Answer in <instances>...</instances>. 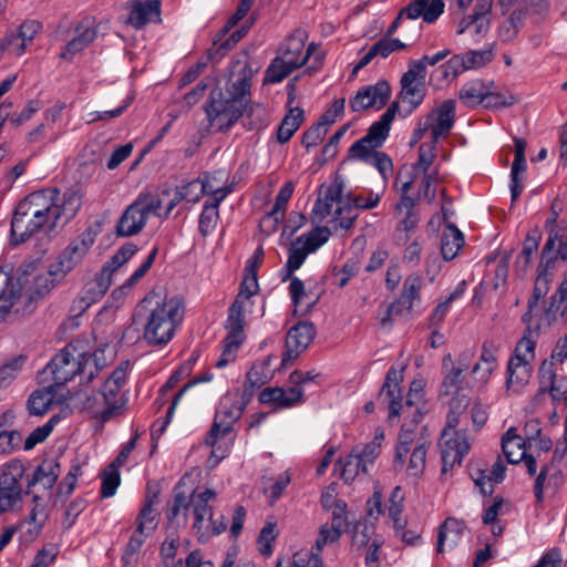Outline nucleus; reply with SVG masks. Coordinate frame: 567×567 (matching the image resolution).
I'll list each match as a JSON object with an SVG mask.
<instances>
[{"label":"nucleus","mask_w":567,"mask_h":567,"mask_svg":"<svg viewBox=\"0 0 567 567\" xmlns=\"http://www.w3.org/2000/svg\"><path fill=\"white\" fill-rule=\"evenodd\" d=\"M61 474V465L55 458H47L39 464L29 480L25 494L32 496L33 506L29 522L42 528L48 518V496Z\"/></svg>","instance_id":"nucleus-5"},{"label":"nucleus","mask_w":567,"mask_h":567,"mask_svg":"<svg viewBox=\"0 0 567 567\" xmlns=\"http://www.w3.org/2000/svg\"><path fill=\"white\" fill-rule=\"evenodd\" d=\"M21 299V288L18 280L0 268V322L13 320L23 315V311L18 307Z\"/></svg>","instance_id":"nucleus-15"},{"label":"nucleus","mask_w":567,"mask_h":567,"mask_svg":"<svg viewBox=\"0 0 567 567\" xmlns=\"http://www.w3.org/2000/svg\"><path fill=\"white\" fill-rule=\"evenodd\" d=\"M128 367V361L121 362L106 379L99 393L86 400L85 408L101 422L109 421L124 405L122 388L126 382Z\"/></svg>","instance_id":"nucleus-7"},{"label":"nucleus","mask_w":567,"mask_h":567,"mask_svg":"<svg viewBox=\"0 0 567 567\" xmlns=\"http://www.w3.org/2000/svg\"><path fill=\"white\" fill-rule=\"evenodd\" d=\"M540 233L537 229L529 231L524 240L523 249L515 261L517 272L525 274L530 265L533 254L538 249Z\"/></svg>","instance_id":"nucleus-48"},{"label":"nucleus","mask_w":567,"mask_h":567,"mask_svg":"<svg viewBox=\"0 0 567 567\" xmlns=\"http://www.w3.org/2000/svg\"><path fill=\"white\" fill-rule=\"evenodd\" d=\"M436 144L431 140L429 143H422L419 147L417 161L412 165V173L409 179H413V184L419 181L420 174H430V168L436 158Z\"/></svg>","instance_id":"nucleus-41"},{"label":"nucleus","mask_w":567,"mask_h":567,"mask_svg":"<svg viewBox=\"0 0 567 567\" xmlns=\"http://www.w3.org/2000/svg\"><path fill=\"white\" fill-rule=\"evenodd\" d=\"M360 154L361 153L350 154L349 157L374 166L384 179H386L389 175L392 174L393 164L391 158L385 153L373 150L370 152L367 151L365 155Z\"/></svg>","instance_id":"nucleus-45"},{"label":"nucleus","mask_w":567,"mask_h":567,"mask_svg":"<svg viewBox=\"0 0 567 567\" xmlns=\"http://www.w3.org/2000/svg\"><path fill=\"white\" fill-rule=\"evenodd\" d=\"M25 467L19 460H12L3 466L0 475V512H8L22 501V486Z\"/></svg>","instance_id":"nucleus-10"},{"label":"nucleus","mask_w":567,"mask_h":567,"mask_svg":"<svg viewBox=\"0 0 567 567\" xmlns=\"http://www.w3.org/2000/svg\"><path fill=\"white\" fill-rule=\"evenodd\" d=\"M182 482L174 487V496L173 499L167 504L166 509V518L168 525L174 528H178L181 526V522L178 519L179 514L183 512V522L182 525L185 526L187 522L188 511L192 504V493L188 495L184 491L181 489Z\"/></svg>","instance_id":"nucleus-30"},{"label":"nucleus","mask_w":567,"mask_h":567,"mask_svg":"<svg viewBox=\"0 0 567 567\" xmlns=\"http://www.w3.org/2000/svg\"><path fill=\"white\" fill-rule=\"evenodd\" d=\"M413 179H408L402 184L401 198L395 206V214L401 217L400 224L405 231L414 229L419 223V218L414 213V207L417 204V198L409 195L412 188Z\"/></svg>","instance_id":"nucleus-29"},{"label":"nucleus","mask_w":567,"mask_h":567,"mask_svg":"<svg viewBox=\"0 0 567 567\" xmlns=\"http://www.w3.org/2000/svg\"><path fill=\"white\" fill-rule=\"evenodd\" d=\"M245 406L246 402H239L234 395L227 394L221 398L212 427L205 439V443L213 449L212 456H215L217 461L225 457L226 451L221 449L220 443L234 440V424L240 419Z\"/></svg>","instance_id":"nucleus-6"},{"label":"nucleus","mask_w":567,"mask_h":567,"mask_svg":"<svg viewBox=\"0 0 567 567\" xmlns=\"http://www.w3.org/2000/svg\"><path fill=\"white\" fill-rule=\"evenodd\" d=\"M225 328L228 330L224 339V349L221 357L216 361L217 368H224L236 358V352L244 342V326L235 327L231 322L226 321Z\"/></svg>","instance_id":"nucleus-34"},{"label":"nucleus","mask_w":567,"mask_h":567,"mask_svg":"<svg viewBox=\"0 0 567 567\" xmlns=\"http://www.w3.org/2000/svg\"><path fill=\"white\" fill-rule=\"evenodd\" d=\"M59 421V415H53L44 425L34 429L25 439L23 449L30 451L37 444L42 443L51 434Z\"/></svg>","instance_id":"nucleus-58"},{"label":"nucleus","mask_w":567,"mask_h":567,"mask_svg":"<svg viewBox=\"0 0 567 567\" xmlns=\"http://www.w3.org/2000/svg\"><path fill=\"white\" fill-rule=\"evenodd\" d=\"M486 85L480 80L465 83L458 91V99L467 107H475L484 101Z\"/></svg>","instance_id":"nucleus-47"},{"label":"nucleus","mask_w":567,"mask_h":567,"mask_svg":"<svg viewBox=\"0 0 567 567\" xmlns=\"http://www.w3.org/2000/svg\"><path fill=\"white\" fill-rule=\"evenodd\" d=\"M272 378V373L270 371V364L268 361H261L255 363L250 370L247 372L246 381L248 384L252 385V388H260L266 384Z\"/></svg>","instance_id":"nucleus-57"},{"label":"nucleus","mask_w":567,"mask_h":567,"mask_svg":"<svg viewBox=\"0 0 567 567\" xmlns=\"http://www.w3.org/2000/svg\"><path fill=\"white\" fill-rule=\"evenodd\" d=\"M358 208H355L353 202L341 200L340 205L337 206L334 212V221L339 224L342 229H349L358 218Z\"/></svg>","instance_id":"nucleus-56"},{"label":"nucleus","mask_w":567,"mask_h":567,"mask_svg":"<svg viewBox=\"0 0 567 567\" xmlns=\"http://www.w3.org/2000/svg\"><path fill=\"white\" fill-rule=\"evenodd\" d=\"M390 130L379 122H374L368 130L367 135L358 140L349 148V154L361 153L365 155L367 151H373L381 147L389 136Z\"/></svg>","instance_id":"nucleus-32"},{"label":"nucleus","mask_w":567,"mask_h":567,"mask_svg":"<svg viewBox=\"0 0 567 567\" xmlns=\"http://www.w3.org/2000/svg\"><path fill=\"white\" fill-rule=\"evenodd\" d=\"M455 101L445 100L426 117L425 124L431 130L432 141L439 140L449 134L455 122Z\"/></svg>","instance_id":"nucleus-21"},{"label":"nucleus","mask_w":567,"mask_h":567,"mask_svg":"<svg viewBox=\"0 0 567 567\" xmlns=\"http://www.w3.org/2000/svg\"><path fill=\"white\" fill-rule=\"evenodd\" d=\"M40 29H41L40 22H38L35 20L24 21L19 28L18 35L13 37L12 40H9L8 45H12L13 41L20 40L21 43L17 48L16 53L18 55L22 54L24 52L27 44L30 43L34 39L37 33L40 31Z\"/></svg>","instance_id":"nucleus-54"},{"label":"nucleus","mask_w":567,"mask_h":567,"mask_svg":"<svg viewBox=\"0 0 567 567\" xmlns=\"http://www.w3.org/2000/svg\"><path fill=\"white\" fill-rule=\"evenodd\" d=\"M525 440L516 433L515 427H511L502 439L503 453L508 463L516 464L525 456Z\"/></svg>","instance_id":"nucleus-39"},{"label":"nucleus","mask_w":567,"mask_h":567,"mask_svg":"<svg viewBox=\"0 0 567 567\" xmlns=\"http://www.w3.org/2000/svg\"><path fill=\"white\" fill-rule=\"evenodd\" d=\"M56 188H44L29 194L13 213L11 220V240L22 244L40 230L50 234L56 229L53 216V197Z\"/></svg>","instance_id":"nucleus-2"},{"label":"nucleus","mask_w":567,"mask_h":567,"mask_svg":"<svg viewBox=\"0 0 567 567\" xmlns=\"http://www.w3.org/2000/svg\"><path fill=\"white\" fill-rule=\"evenodd\" d=\"M161 8L159 0H131L126 3L130 14L125 22L141 30L148 23L161 21Z\"/></svg>","instance_id":"nucleus-20"},{"label":"nucleus","mask_w":567,"mask_h":567,"mask_svg":"<svg viewBox=\"0 0 567 567\" xmlns=\"http://www.w3.org/2000/svg\"><path fill=\"white\" fill-rule=\"evenodd\" d=\"M330 231L326 227H318L311 231L300 236L297 239V244H303V248H307L309 252L316 251L321 245H323L329 238Z\"/></svg>","instance_id":"nucleus-59"},{"label":"nucleus","mask_w":567,"mask_h":567,"mask_svg":"<svg viewBox=\"0 0 567 567\" xmlns=\"http://www.w3.org/2000/svg\"><path fill=\"white\" fill-rule=\"evenodd\" d=\"M75 347L71 343L55 354L41 372L43 381L51 374L54 388L64 385L79 374V362L76 361Z\"/></svg>","instance_id":"nucleus-13"},{"label":"nucleus","mask_w":567,"mask_h":567,"mask_svg":"<svg viewBox=\"0 0 567 567\" xmlns=\"http://www.w3.org/2000/svg\"><path fill=\"white\" fill-rule=\"evenodd\" d=\"M316 336V328L310 321H300L291 327L286 337V352L282 363L295 360L305 351Z\"/></svg>","instance_id":"nucleus-19"},{"label":"nucleus","mask_w":567,"mask_h":567,"mask_svg":"<svg viewBox=\"0 0 567 567\" xmlns=\"http://www.w3.org/2000/svg\"><path fill=\"white\" fill-rule=\"evenodd\" d=\"M416 442L413 429H410L409 424L404 423L399 433L395 449V456L393 461L395 471H401L403 468L405 456L413 450L412 445L414 443L416 444Z\"/></svg>","instance_id":"nucleus-43"},{"label":"nucleus","mask_w":567,"mask_h":567,"mask_svg":"<svg viewBox=\"0 0 567 567\" xmlns=\"http://www.w3.org/2000/svg\"><path fill=\"white\" fill-rule=\"evenodd\" d=\"M305 120V113L301 107L295 106L289 107L288 113L285 115V117L281 120L276 137L277 141L280 144L287 143L293 134L297 132V130L300 127Z\"/></svg>","instance_id":"nucleus-38"},{"label":"nucleus","mask_w":567,"mask_h":567,"mask_svg":"<svg viewBox=\"0 0 567 567\" xmlns=\"http://www.w3.org/2000/svg\"><path fill=\"white\" fill-rule=\"evenodd\" d=\"M219 219L218 208L205 203L198 220L199 233L206 237L214 231Z\"/></svg>","instance_id":"nucleus-60"},{"label":"nucleus","mask_w":567,"mask_h":567,"mask_svg":"<svg viewBox=\"0 0 567 567\" xmlns=\"http://www.w3.org/2000/svg\"><path fill=\"white\" fill-rule=\"evenodd\" d=\"M305 48V33L298 31L291 34L286 41L281 44L279 49V56L284 59L287 63H289L292 68L299 69L307 63L309 60L315 44L311 43L306 53L303 54Z\"/></svg>","instance_id":"nucleus-26"},{"label":"nucleus","mask_w":567,"mask_h":567,"mask_svg":"<svg viewBox=\"0 0 567 567\" xmlns=\"http://www.w3.org/2000/svg\"><path fill=\"white\" fill-rule=\"evenodd\" d=\"M82 206V196L78 190L68 189L62 198L60 190L53 197V216L55 217L56 228L65 226L72 220Z\"/></svg>","instance_id":"nucleus-23"},{"label":"nucleus","mask_w":567,"mask_h":567,"mask_svg":"<svg viewBox=\"0 0 567 567\" xmlns=\"http://www.w3.org/2000/svg\"><path fill=\"white\" fill-rule=\"evenodd\" d=\"M151 535L152 534H150L148 532H145L144 529L136 527L125 546L123 559L126 563H130V560L141 550L145 540Z\"/></svg>","instance_id":"nucleus-64"},{"label":"nucleus","mask_w":567,"mask_h":567,"mask_svg":"<svg viewBox=\"0 0 567 567\" xmlns=\"http://www.w3.org/2000/svg\"><path fill=\"white\" fill-rule=\"evenodd\" d=\"M464 245V236L454 225H447L442 235L441 252L445 260L454 259Z\"/></svg>","instance_id":"nucleus-42"},{"label":"nucleus","mask_w":567,"mask_h":567,"mask_svg":"<svg viewBox=\"0 0 567 567\" xmlns=\"http://www.w3.org/2000/svg\"><path fill=\"white\" fill-rule=\"evenodd\" d=\"M342 183L334 181L324 192L323 197L319 196L313 205L311 215L315 220L322 221L328 217L334 204L338 206L342 200Z\"/></svg>","instance_id":"nucleus-31"},{"label":"nucleus","mask_w":567,"mask_h":567,"mask_svg":"<svg viewBox=\"0 0 567 567\" xmlns=\"http://www.w3.org/2000/svg\"><path fill=\"white\" fill-rule=\"evenodd\" d=\"M258 400L262 404H272L277 409H289L303 402V389L292 385L287 390L269 386L259 393Z\"/></svg>","instance_id":"nucleus-25"},{"label":"nucleus","mask_w":567,"mask_h":567,"mask_svg":"<svg viewBox=\"0 0 567 567\" xmlns=\"http://www.w3.org/2000/svg\"><path fill=\"white\" fill-rule=\"evenodd\" d=\"M419 178V190L413 198H417V203L425 199L429 204H432L436 195L435 185L439 182V169L435 168L430 174H420Z\"/></svg>","instance_id":"nucleus-52"},{"label":"nucleus","mask_w":567,"mask_h":567,"mask_svg":"<svg viewBox=\"0 0 567 567\" xmlns=\"http://www.w3.org/2000/svg\"><path fill=\"white\" fill-rule=\"evenodd\" d=\"M121 483L118 468L109 465L102 473L101 496L103 498L112 497Z\"/></svg>","instance_id":"nucleus-61"},{"label":"nucleus","mask_w":567,"mask_h":567,"mask_svg":"<svg viewBox=\"0 0 567 567\" xmlns=\"http://www.w3.org/2000/svg\"><path fill=\"white\" fill-rule=\"evenodd\" d=\"M470 402L471 396L466 390L454 392L451 395V400L449 402L450 410L447 413L446 426L442 433V437L449 436L451 431H454L455 427L460 424L461 416L465 413Z\"/></svg>","instance_id":"nucleus-35"},{"label":"nucleus","mask_w":567,"mask_h":567,"mask_svg":"<svg viewBox=\"0 0 567 567\" xmlns=\"http://www.w3.org/2000/svg\"><path fill=\"white\" fill-rule=\"evenodd\" d=\"M470 367L468 357L464 353L460 355L456 363L453 362L449 353L443 358V380L440 386V396L449 398L454 392L466 390L463 386V372Z\"/></svg>","instance_id":"nucleus-18"},{"label":"nucleus","mask_w":567,"mask_h":567,"mask_svg":"<svg viewBox=\"0 0 567 567\" xmlns=\"http://www.w3.org/2000/svg\"><path fill=\"white\" fill-rule=\"evenodd\" d=\"M526 18V10L518 8L515 9L511 16L499 25L498 28V38L503 42L513 41L519 30L524 25V21Z\"/></svg>","instance_id":"nucleus-46"},{"label":"nucleus","mask_w":567,"mask_h":567,"mask_svg":"<svg viewBox=\"0 0 567 567\" xmlns=\"http://www.w3.org/2000/svg\"><path fill=\"white\" fill-rule=\"evenodd\" d=\"M532 370V363L509 359L506 380L507 389L515 392L522 390L528 383Z\"/></svg>","instance_id":"nucleus-36"},{"label":"nucleus","mask_w":567,"mask_h":567,"mask_svg":"<svg viewBox=\"0 0 567 567\" xmlns=\"http://www.w3.org/2000/svg\"><path fill=\"white\" fill-rule=\"evenodd\" d=\"M216 492L212 488L192 492L193 529L199 540H206L210 536V523L213 519L212 502L216 499Z\"/></svg>","instance_id":"nucleus-14"},{"label":"nucleus","mask_w":567,"mask_h":567,"mask_svg":"<svg viewBox=\"0 0 567 567\" xmlns=\"http://www.w3.org/2000/svg\"><path fill=\"white\" fill-rule=\"evenodd\" d=\"M526 324L523 337L516 344L514 355L511 359L532 363L535 359L537 339L540 334L539 321H523Z\"/></svg>","instance_id":"nucleus-27"},{"label":"nucleus","mask_w":567,"mask_h":567,"mask_svg":"<svg viewBox=\"0 0 567 567\" xmlns=\"http://www.w3.org/2000/svg\"><path fill=\"white\" fill-rule=\"evenodd\" d=\"M491 85L492 83L486 85V94L484 95V101L482 102L486 109H502L515 104L516 99L512 94L493 92L491 90Z\"/></svg>","instance_id":"nucleus-62"},{"label":"nucleus","mask_w":567,"mask_h":567,"mask_svg":"<svg viewBox=\"0 0 567 567\" xmlns=\"http://www.w3.org/2000/svg\"><path fill=\"white\" fill-rule=\"evenodd\" d=\"M551 281V278L537 274L533 292L527 301V310L523 315L522 321L534 320V311L537 309L538 302L548 293Z\"/></svg>","instance_id":"nucleus-44"},{"label":"nucleus","mask_w":567,"mask_h":567,"mask_svg":"<svg viewBox=\"0 0 567 567\" xmlns=\"http://www.w3.org/2000/svg\"><path fill=\"white\" fill-rule=\"evenodd\" d=\"M125 262L120 258L117 252L102 267L96 277V285L100 293H105L112 284L113 274Z\"/></svg>","instance_id":"nucleus-55"},{"label":"nucleus","mask_w":567,"mask_h":567,"mask_svg":"<svg viewBox=\"0 0 567 567\" xmlns=\"http://www.w3.org/2000/svg\"><path fill=\"white\" fill-rule=\"evenodd\" d=\"M443 0H414L406 7L402 8L396 18L385 32V38H390L404 20H416L422 18L426 23L435 22L439 17L444 12Z\"/></svg>","instance_id":"nucleus-12"},{"label":"nucleus","mask_w":567,"mask_h":567,"mask_svg":"<svg viewBox=\"0 0 567 567\" xmlns=\"http://www.w3.org/2000/svg\"><path fill=\"white\" fill-rule=\"evenodd\" d=\"M295 70L297 69L277 55L266 69L264 82L279 83Z\"/></svg>","instance_id":"nucleus-53"},{"label":"nucleus","mask_w":567,"mask_h":567,"mask_svg":"<svg viewBox=\"0 0 567 567\" xmlns=\"http://www.w3.org/2000/svg\"><path fill=\"white\" fill-rule=\"evenodd\" d=\"M339 463L342 465L341 477L346 482L353 481L360 472H369V466L362 461L354 450H352L344 461L340 460Z\"/></svg>","instance_id":"nucleus-50"},{"label":"nucleus","mask_w":567,"mask_h":567,"mask_svg":"<svg viewBox=\"0 0 567 567\" xmlns=\"http://www.w3.org/2000/svg\"><path fill=\"white\" fill-rule=\"evenodd\" d=\"M295 185L292 182H286L279 189L275 205L271 210L267 214L266 218H272L275 221L284 219L287 203L290 200L293 194Z\"/></svg>","instance_id":"nucleus-51"},{"label":"nucleus","mask_w":567,"mask_h":567,"mask_svg":"<svg viewBox=\"0 0 567 567\" xmlns=\"http://www.w3.org/2000/svg\"><path fill=\"white\" fill-rule=\"evenodd\" d=\"M403 381L402 371L391 367L380 390L379 398L389 405V420L402 416L416 425L422 419V410L425 406L424 393L408 392L406 399L402 402L400 383Z\"/></svg>","instance_id":"nucleus-4"},{"label":"nucleus","mask_w":567,"mask_h":567,"mask_svg":"<svg viewBox=\"0 0 567 567\" xmlns=\"http://www.w3.org/2000/svg\"><path fill=\"white\" fill-rule=\"evenodd\" d=\"M259 290L257 274L246 272L245 279L240 284L239 292L228 309L227 320L235 327H245V312L248 307L252 306L251 297L257 295Z\"/></svg>","instance_id":"nucleus-16"},{"label":"nucleus","mask_w":567,"mask_h":567,"mask_svg":"<svg viewBox=\"0 0 567 567\" xmlns=\"http://www.w3.org/2000/svg\"><path fill=\"white\" fill-rule=\"evenodd\" d=\"M165 195H169V190H163L161 196L150 192L140 193L136 199L126 207L118 219L116 224L117 236H135L143 230L151 215L162 217V196Z\"/></svg>","instance_id":"nucleus-8"},{"label":"nucleus","mask_w":567,"mask_h":567,"mask_svg":"<svg viewBox=\"0 0 567 567\" xmlns=\"http://www.w3.org/2000/svg\"><path fill=\"white\" fill-rule=\"evenodd\" d=\"M426 70L423 61H412L401 79L400 99L408 103L406 114L412 113L424 100Z\"/></svg>","instance_id":"nucleus-11"},{"label":"nucleus","mask_w":567,"mask_h":567,"mask_svg":"<svg viewBox=\"0 0 567 567\" xmlns=\"http://www.w3.org/2000/svg\"><path fill=\"white\" fill-rule=\"evenodd\" d=\"M422 284V278L419 275L408 276L403 282L400 297L389 305L390 311H394L396 317L411 315L415 303L420 302Z\"/></svg>","instance_id":"nucleus-22"},{"label":"nucleus","mask_w":567,"mask_h":567,"mask_svg":"<svg viewBox=\"0 0 567 567\" xmlns=\"http://www.w3.org/2000/svg\"><path fill=\"white\" fill-rule=\"evenodd\" d=\"M391 89L386 81L381 80L374 85L360 89L353 99L350 100L352 112H362L368 109L381 110L390 99Z\"/></svg>","instance_id":"nucleus-17"},{"label":"nucleus","mask_w":567,"mask_h":567,"mask_svg":"<svg viewBox=\"0 0 567 567\" xmlns=\"http://www.w3.org/2000/svg\"><path fill=\"white\" fill-rule=\"evenodd\" d=\"M54 398L55 388L51 384L33 391L27 402L29 413L37 416L44 415L54 403Z\"/></svg>","instance_id":"nucleus-37"},{"label":"nucleus","mask_w":567,"mask_h":567,"mask_svg":"<svg viewBox=\"0 0 567 567\" xmlns=\"http://www.w3.org/2000/svg\"><path fill=\"white\" fill-rule=\"evenodd\" d=\"M100 228V224L91 225L75 239H73L61 251L56 260L51 264V276L63 279L69 272H71L83 260L90 248L95 243Z\"/></svg>","instance_id":"nucleus-9"},{"label":"nucleus","mask_w":567,"mask_h":567,"mask_svg":"<svg viewBox=\"0 0 567 567\" xmlns=\"http://www.w3.org/2000/svg\"><path fill=\"white\" fill-rule=\"evenodd\" d=\"M464 527L463 522L453 517L446 518L439 529L436 550L443 553L445 542L450 548L456 546Z\"/></svg>","instance_id":"nucleus-40"},{"label":"nucleus","mask_w":567,"mask_h":567,"mask_svg":"<svg viewBox=\"0 0 567 567\" xmlns=\"http://www.w3.org/2000/svg\"><path fill=\"white\" fill-rule=\"evenodd\" d=\"M96 37L94 21L90 18L83 19L75 27V35L66 43L60 56L71 59L86 48Z\"/></svg>","instance_id":"nucleus-28"},{"label":"nucleus","mask_w":567,"mask_h":567,"mask_svg":"<svg viewBox=\"0 0 567 567\" xmlns=\"http://www.w3.org/2000/svg\"><path fill=\"white\" fill-rule=\"evenodd\" d=\"M347 509L348 505L343 499L333 502V509L331 511V523H329V526L334 528V530L339 532L341 535L349 525Z\"/></svg>","instance_id":"nucleus-63"},{"label":"nucleus","mask_w":567,"mask_h":567,"mask_svg":"<svg viewBox=\"0 0 567 567\" xmlns=\"http://www.w3.org/2000/svg\"><path fill=\"white\" fill-rule=\"evenodd\" d=\"M252 70L245 61H234L229 66V75L225 90L215 84L210 76L204 78L195 87L184 95V102L192 107L197 104L212 87L208 100L204 105L210 127L217 131H228L247 111L250 102ZM254 106L248 110L249 115Z\"/></svg>","instance_id":"nucleus-1"},{"label":"nucleus","mask_w":567,"mask_h":567,"mask_svg":"<svg viewBox=\"0 0 567 567\" xmlns=\"http://www.w3.org/2000/svg\"><path fill=\"white\" fill-rule=\"evenodd\" d=\"M158 504V491L151 492L147 488L144 504L135 519L136 527L153 534L158 526L159 513L156 511L155 505Z\"/></svg>","instance_id":"nucleus-33"},{"label":"nucleus","mask_w":567,"mask_h":567,"mask_svg":"<svg viewBox=\"0 0 567 567\" xmlns=\"http://www.w3.org/2000/svg\"><path fill=\"white\" fill-rule=\"evenodd\" d=\"M444 439L442 446V472L446 473L454 465H461L464 456L470 452V444L464 434L451 431V434Z\"/></svg>","instance_id":"nucleus-24"},{"label":"nucleus","mask_w":567,"mask_h":567,"mask_svg":"<svg viewBox=\"0 0 567 567\" xmlns=\"http://www.w3.org/2000/svg\"><path fill=\"white\" fill-rule=\"evenodd\" d=\"M427 446L429 443L424 439H419L413 450L410 451L411 455L406 467L408 475L420 477L423 474L426 463Z\"/></svg>","instance_id":"nucleus-49"},{"label":"nucleus","mask_w":567,"mask_h":567,"mask_svg":"<svg viewBox=\"0 0 567 567\" xmlns=\"http://www.w3.org/2000/svg\"><path fill=\"white\" fill-rule=\"evenodd\" d=\"M140 308L148 310L144 322L143 339L148 346H166L183 322L185 313L183 298L165 296L163 300H159L157 293L151 292L141 301Z\"/></svg>","instance_id":"nucleus-3"}]
</instances>
